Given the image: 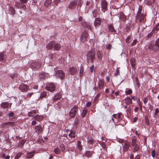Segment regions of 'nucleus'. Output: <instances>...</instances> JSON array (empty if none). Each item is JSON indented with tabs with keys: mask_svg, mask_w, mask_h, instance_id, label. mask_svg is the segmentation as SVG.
Masks as SVG:
<instances>
[{
	"mask_svg": "<svg viewBox=\"0 0 159 159\" xmlns=\"http://www.w3.org/2000/svg\"><path fill=\"white\" fill-rule=\"evenodd\" d=\"M87 59L89 61L90 60L92 63H93L94 60L95 59V52L94 50L88 52L87 55Z\"/></svg>",
	"mask_w": 159,
	"mask_h": 159,
	"instance_id": "obj_1",
	"label": "nucleus"
},
{
	"mask_svg": "<svg viewBox=\"0 0 159 159\" xmlns=\"http://www.w3.org/2000/svg\"><path fill=\"white\" fill-rule=\"evenodd\" d=\"M142 9L141 7L139 6L137 16L139 18V20L142 22H144L145 20V16L143 13H141Z\"/></svg>",
	"mask_w": 159,
	"mask_h": 159,
	"instance_id": "obj_2",
	"label": "nucleus"
},
{
	"mask_svg": "<svg viewBox=\"0 0 159 159\" xmlns=\"http://www.w3.org/2000/svg\"><path fill=\"white\" fill-rule=\"evenodd\" d=\"M149 49L153 51H157L159 50V39H157L155 42V45L152 44L148 46Z\"/></svg>",
	"mask_w": 159,
	"mask_h": 159,
	"instance_id": "obj_3",
	"label": "nucleus"
},
{
	"mask_svg": "<svg viewBox=\"0 0 159 159\" xmlns=\"http://www.w3.org/2000/svg\"><path fill=\"white\" fill-rule=\"evenodd\" d=\"M46 89L50 92H52L55 90L56 89L55 85L52 83H49L46 85Z\"/></svg>",
	"mask_w": 159,
	"mask_h": 159,
	"instance_id": "obj_4",
	"label": "nucleus"
},
{
	"mask_svg": "<svg viewBox=\"0 0 159 159\" xmlns=\"http://www.w3.org/2000/svg\"><path fill=\"white\" fill-rule=\"evenodd\" d=\"M78 110V107L75 106H74L70 111L69 113V115L71 117H74L76 113L77 112V110Z\"/></svg>",
	"mask_w": 159,
	"mask_h": 159,
	"instance_id": "obj_5",
	"label": "nucleus"
},
{
	"mask_svg": "<svg viewBox=\"0 0 159 159\" xmlns=\"http://www.w3.org/2000/svg\"><path fill=\"white\" fill-rule=\"evenodd\" d=\"M101 6L102 11L105 12L107 10V3L105 0H102L101 2Z\"/></svg>",
	"mask_w": 159,
	"mask_h": 159,
	"instance_id": "obj_6",
	"label": "nucleus"
},
{
	"mask_svg": "<svg viewBox=\"0 0 159 159\" xmlns=\"http://www.w3.org/2000/svg\"><path fill=\"white\" fill-rule=\"evenodd\" d=\"M56 75L60 79L62 80L65 77V73L63 71L59 70L57 72Z\"/></svg>",
	"mask_w": 159,
	"mask_h": 159,
	"instance_id": "obj_7",
	"label": "nucleus"
},
{
	"mask_svg": "<svg viewBox=\"0 0 159 159\" xmlns=\"http://www.w3.org/2000/svg\"><path fill=\"white\" fill-rule=\"evenodd\" d=\"M19 89L22 92H26L29 90L28 86L26 84H22L19 86Z\"/></svg>",
	"mask_w": 159,
	"mask_h": 159,
	"instance_id": "obj_8",
	"label": "nucleus"
},
{
	"mask_svg": "<svg viewBox=\"0 0 159 159\" xmlns=\"http://www.w3.org/2000/svg\"><path fill=\"white\" fill-rule=\"evenodd\" d=\"M21 2H16L15 4V6L18 8L25 10L26 7L25 5L23 4Z\"/></svg>",
	"mask_w": 159,
	"mask_h": 159,
	"instance_id": "obj_9",
	"label": "nucleus"
},
{
	"mask_svg": "<svg viewBox=\"0 0 159 159\" xmlns=\"http://www.w3.org/2000/svg\"><path fill=\"white\" fill-rule=\"evenodd\" d=\"M77 2L76 1H72L70 2V4L68 7V8L70 9H73L75 8Z\"/></svg>",
	"mask_w": 159,
	"mask_h": 159,
	"instance_id": "obj_10",
	"label": "nucleus"
},
{
	"mask_svg": "<svg viewBox=\"0 0 159 159\" xmlns=\"http://www.w3.org/2000/svg\"><path fill=\"white\" fill-rule=\"evenodd\" d=\"M130 146V143L128 141H126L123 148V149L124 152H127L129 149Z\"/></svg>",
	"mask_w": 159,
	"mask_h": 159,
	"instance_id": "obj_11",
	"label": "nucleus"
},
{
	"mask_svg": "<svg viewBox=\"0 0 159 159\" xmlns=\"http://www.w3.org/2000/svg\"><path fill=\"white\" fill-rule=\"evenodd\" d=\"M88 34L87 33L86 31L84 32L81 36V41L82 42H84L86 40L88 37Z\"/></svg>",
	"mask_w": 159,
	"mask_h": 159,
	"instance_id": "obj_12",
	"label": "nucleus"
},
{
	"mask_svg": "<svg viewBox=\"0 0 159 159\" xmlns=\"http://www.w3.org/2000/svg\"><path fill=\"white\" fill-rule=\"evenodd\" d=\"M69 72L71 75H75L77 72V69L76 68L72 66L69 69Z\"/></svg>",
	"mask_w": 159,
	"mask_h": 159,
	"instance_id": "obj_13",
	"label": "nucleus"
},
{
	"mask_svg": "<svg viewBox=\"0 0 159 159\" xmlns=\"http://www.w3.org/2000/svg\"><path fill=\"white\" fill-rule=\"evenodd\" d=\"M55 43V42L54 41H51L47 44L46 46L47 49H52L54 47Z\"/></svg>",
	"mask_w": 159,
	"mask_h": 159,
	"instance_id": "obj_14",
	"label": "nucleus"
},
{
	"mask_svg": "<svg viewBox=\"0 0 159 159\" xmlns=\"http://www.w3.org/2000/svg\"><path fill=\"white\" fill-rule=\"evenodd\" d=\"M94 152L93 151H86L84 156L88 158H89L92 157Z\"/></svg>",
	"mask_w": 159,
	"mask_h": 159,
	"instance_id": "obj_15",
	"label": "nucleus"
},
{
	"mask_svg": "<svg viewBox=\"0 0 159 159\" xmlns=\"http://www.w3.org/2000/svg\"><path fill=\"white\" fill-rule=\"evenodd\" d=\"M36 131L38 133H41L43 130V129L41 125H38L35 126Z\"/></svg>",
	"mask_w": 159,
	"mask_h": 159,
	"instance_id": "obj_16",
	"label": "nucleus"
},
{
	"mask_svg": "<svg viewBox=\"0 0 159 159\" xmlns=\"http://www.w3.org/2000/svg\"><path fill=\"white\" fill-rule=\"evenodd\" d=\"M104 80L103 79H100L99 81L98 82L99 89H102L104 86Z\"/></svg>",
	"mask_w": 159,
	"mask_h": 159,
	"instance_id": "obj_17",
	"label": "nucleus"
},
{
	"mask_svg": "<svg viewBox=\"0 0 159 159\" xmlns=\"http://www.w3.org/2000/svg\"><path fill=\"white\" fill-rule=\"evenodd\" d=\"M97 55L98 59L99 60H101L102 59L103 57V53L102 51H98L97 52Z\"/></svg>",
	"mask_w": 159,
	"mask_h": 159,
	"instance_id": "obj_18",
	"label": "nucleus"
},
{
	"mask_svg": "<svg viewBox=\"0 0 159 159\" xmlns=\"http://www.w3.org/2000/svg\"><path fill=\"white\" fill-rule=\"evenodd\" d=\"M82 25L83 27L86 28L88 30L90 29H91L89 24L88 22H85V21H83L82 22Z\"/></svg>",
	"mask_w": 159,
	"mask_h": 159,
	"instance_id": "obj_19",
	"label": "nucleus"
},
{
	"mask_svg": "<svg viewBox=\"0 0 159 159\" xmlns=\"http://www.w3.org/2000/svg\"><path fill=\"white\" fill-rule=\"evenodd\" d=\"M101 23V20L99 18L96 19L94 21L95 26L96 27L99 26Z\"/></svg>",
	"mask_w": 159,
	"mask_h": 159,
	"instance_id": "obj_20",
	"label": "nucleus"
},
{
	"mask_svg": "<svg viewBox=\"0 0 159 159\" xmlns=\"http://www.w3.org/2000/svg\"><path fill=\"white\" fill-rule=\"evenodd\" d=\"M132 151L133 152H136L139 151L140 149V144L136 145H134Z\"/></svg>",
	"mask_w": 159,
	"mask_h": 159,
	"instance_id": "obj_21",
	"label": "nucleus"
},
{
	"mask_svg": "<svg viewBox=\"0 0 159 159\" xmlns=\"http://www.w3.org/2000/svg\"><path fill=\"white\" fill-rule=\"evenodd\" d=\"M33 118L38 121H39L43 120V116H39L38 115L34 116Z\"/></svg>",
	"mask_w": 159,
	"mask_h": 159,
	"instance_id": "obj_22",
	"label": "nucleus"
},
{
	"mask_svg": "<svg viewBox=\"0 0 159 159\" xmlns=\"http://www.w3.org/2000/svg\"><path fill=\"white\" fill-rule=\"evenodd\" d=\"M120 19L123 21H125L126 20V16L122 12L119 14Z\"/></svg>",
	"mask_w": 159,
	"mask_h": 159,
	"instance_id": "obj_23",
	"label": "nucleus"
},
{
	"mask_svg": "<svg viewBox=\"0 0 159 159\" xmlns=\"http://www.w3.org/2000/svg\"><path fill=\"white\" fill-rule=\"evenodd\" d=\"M32 66L33 68H35L36 69H38L41 66V64L40 62H36L35 64H32Z\"/></svg>",
	"mask_w": 159,
	"mask_h": 159,
	"instance_id": "obj_24",
	"label": "nucleus"
},
{
	"mask_svg": "<svg viewBox=\"0 0 159 159\" xmlns=\"http://www.w3.org/2000/svg\"><path fill=\"white\" fill-rule=\"evenodd\" d=\"M125 103L127 105H130L132 103V101L131 99L127 97L125 99Z\"/></svg>",
	"mask_w": 159,
	"mask_h": 159,
	"instance_id": "obj_25",
	"label": "nucleus"
},
{
	"mask_svg": "<svg viewBox=\"0 0 159 159\" xmlns=\"http://www.w3.org/2000/svg\"><path fill=\"white\" fill-rule=\"evenodd\" d=\"M68 136L71 139L75 138V132L71 130L70 133L68 135Z\"/></svg>",
	"mask_w": 159,
	"mask_h": 159,
	"instance_id": "obj_26",
	"label": "nucleus"
},
{
	"mask_svg": "<svg viewBox=\"0 0 159 159\" xmlns=\"http://www.w3.org/2000/svg\"><path fill=\"white\" fill-rule=\"evenodd\" d=\"M137 139V138L136 136H134L133 137L132 139L131 144L132 146H134V145L138 144H136Z\"/></svg>",
	"mask_w": 159,
	"mask_h": 159,
	"instance_id": "obj_27",
	"label": "nucleus"
},
{
	"mask_svg": "<svg viewBox=\"0 0 159 159\" xmlns=\"http://www.w3.org/2000/svg\"><path fill=\"white\" fill-rule=\"evenodd\" d=\"M61 98V96L60 95H57L54 96L53 98V103L54 102L57 101L58 100H60Z\"/></svg>",
	"mask_w": 159,
	"mask_h": 159,
	"instance_id": "obj_28",
	"label": "nucleus"
},
{
	"mask_svg": "<svg viewBox=\"0 0 159 159\" xmlns=\"http://www.w3.org/2000/svg\"><path fill=\"white\" fill-rule=\"evenodd\" d=\"M37 112V110H33L32 111L28 113V116H33Z\"/></svg>",
	"mask_w": 159,
	"mask_h": 159,
	"instance_id": "obj_29",
	"label": "nucleus"
},
{
	"mask_svg": "<svg viewBox=\"0 0 159 159\" xmlns=\"http://www.w3.org/2000/svg\"><path fill=\"white\" fill-rule=\"evenodd\" d=\"M52 2L51 0H46L44 3V6L46 7H48L52 3Z\"/></svg>",
	"mask_w": 159,
	"mask_h": 159,
	"instance_id": "obj_30",
	"label": "nucleus"
},
{
	"mask_svg": "<svg viewBox=\"0 0 159 159\" xmlns=\"http://www.w3.org/2000/svg\"><path fill=\"white\" fill-rule=\"evenodd\" d=\"M25 142V140H21L18 143V147H19L22 148L24 143Z\"/></svg>",
	"mask_w": 159,
	"mask_h": 159,
	"instance_id": "obj_31",
	"label": "nucleus"
},
{
	"mask_svg": "<svg viewBox=\"0 0 159 159\" xmlns=\"http://www.w3.org/2000/svg\"><path fill=\"white\" fill-rule=\"evenodd\" d=\"M54 49L57 51L59 50L61 48V46H60V44L58 43L55 44V45L54 46Z\"/></svg>",
	"mask_w": 159,
	"mask_h": 159,
	"instance_id": "obj_32",
	"label": "nucleus"
},
{
	"mask_svg": "<svg viewBox=\"0 0 159 159\" xmlns=\"http://www.w3.org/2000/svg\"><path fill=\"white\" fill-rule=\"evenodd\" d=\"M131 65L132 67L134 68L135 65V59L134 58H132L130 60Z\"/></svg>",
	"mask_w": 159,
	"mask_h": 159,
	"instance_id": "obj_33",
	"label": "nucleus"
},
{
	"mask_svg": "<svg viewBox=\"0 0 159 159\" xmlns=\"http://www.w3.org/2000/svg\"><path fill=\"white\" fill-rule=\"evenodd\" d=\"M88 112V110L84 109L82 112L81 116L82 118H84L86 116V114Z\"/></svg>",
	"mask_w": 159,
	"mask_h": 159,
	"instance_id": "obj_34",
	"label": "nucleus"
},
{
	"mask_svg": "<svg viewBox=\"0 0 159 159\" xmlns=\"http://www.w3.org/2000/svg\"><path fill=\"white\" fill-rule=\"evenodd\" d=\"M47 92H43L41 93L39 98L42 99L44 97H46L47 96Z\"/></svg>",
	"mask_w": 159,
	"mask_h": 159,
	"instance_id": "obj_35",
	"label": "nucleus"
},
{
	"mask_svg": "<svg viewBox=\"0 0 159 159\" xmlns=\"http://www.w3.org/2000/svg\"><path fill=\"white\" fill-rule=\"evenodd\" d=\"M34 153V152H28L27 153V157L28 158H30L32 157L33 156V154Z\"/></svg>",
	"mask_w": 159,
	"mask_h": 159,
	"instance_id": "obj_36",
	"label": "nucleus"
},
{
	"mask_svg": "<svg viewBox=\"0 0 159 159\" xmlns=\"http://www.w3.org/2000/svg\"><path fill=\"white\" fill-rule=\"evenodd\" d=\"M108 28L109 30L111 32H113L115 31L113 26L111 25H108Z\"/></svg>",
	"mask_w": 159,
	"mask_h": 159,
	"instance_id": "obj_37",
	"label": "nucleus"
},
{
	"mask_svg": "<svg viewBox=\"0 0 159 159\" xmlns=\"http://www.w3.org/2000/svg\"><path fill=\"white\" fill-rule=\"evenodd\" d=\"M39 76L40 78L41 79H44L45 77V74L43 72L40 73Z\"/></svg>",
	"mask_w": 159,
	"mask_h": 159,
	"instance_id": "obj_38",
	"label": "nucleus"
},
{
	"mask_svg": "<svg viewBox=\"0 0 159 159\" xmlns=\"http://www.w3.org/2000/svg\"><path fill=\"white\" fill-rule=\"evenodd\" d=\"M81 143L80 141H78V147L80 151H81L82 149V146L81 145Z\"/></svg>",
	"mask_w": 159,
	"mask_h": 159,
	"instance_id": "obj_39",
	"label": "nucleus"
},
{
	"mask_svg": "<svg viewBox=\"0 0 159 159\" xmlns=\"http://www.w3.org/2000/svg\"><path fill=\"white\" fill-rule=\"evenodd\" d=\"M159 30V23L156 25L154 27L153 30V31H155V30L156 31H158Z\"/></svg>",
	"mask_w": 159,
	"mask_h": 159,
	"instance_id": "obj_40",
	"label": "nucleus"
},
{
	"mask_svg": "<svg viewBox=\"0 0 159 159\" xmlns=\"http://www.w3.org/2000/svg\"><path fill=\"white\" fill-rule=\"evenodd\" d=\"M1 106L3 108H7L8 106V103L7 102H4L2 104Z\"/></svg>",
	"mask_w": 159,
	"mask_h": 159,
	"instance_id": "obj_41",
	"label": "nucleus"
},
{
	"mask_svg": "<svg viewBox=\"0 0 159 159\" xmlns=\"http://www.w3.org/2000/svg\"><path fill=\"white\" fill-rule=\"evenodd\" d=\"M60 148L61 151L63 152L65 149V146L63 144H61L60 145Z\"/></svg>",
	"mask_w": 159,
	"mask_h": 159,
	"instance_id": "obj_42",
	"label": "nucleus"
},
{
	"mask_svg": "<svg viewBox=\"0 0 159 159\" xmlns=\"http://www.w3.org/2000/svg\"><path fill=\"white\" fill-rule=\"evenodd\" d=\"M54 152L57 154H59L60 153V151L58 148H57L54 150Z\"/></svg>",
	"mask_w": 159,
	"mask_h": 159,
	"instance_id": "obj_43",
	"label": "nucleus"
},
{
	"mask_svg": "<svg viewBox=\"0 0 159 159\" xmlns=\"http://www.w3.org/2000/svg\"><path fill=\"white\" fill-rule=\"evenodd\" d=\"M22 153H18L17 154L16 156H15L14 159H18L21 156Z\"/></svg>",
	"mask_w": 159,
	"mask_h": 159,
	"instance_id": "obj_44",
	"label": "nucleus"
},
{
	"mask_svg": "<svg viewBox=\"0 0 159 159\" xmlns=\"http://www.w3.org/2000/svg\"><path fill=\"white\" fill-rule=\"evenodd\" d=\"M4 54L3 52H1L0 54V60L2 61L3 60Z\"/></svg>",
	"mask_w": 159,
	"mask_h": 159,
	"instance_id": "obj_45",
	"label": "nucleus"
},
{
	"mask_svg": "<svg viewBox=\"0 0 159 159\" xmlns=\"http://www.w3.org/2000/svg\"><path fill=\"white\" fill-rule=\"evenodd\" d=\"M152 156L153 157H155L156 156V151L155 150H152Z\"/></svg>",
	"mask_w": 159,
	"mask_h": 159,
	"instance_id": "obj_46",
	"label": "nucleus"
},
{
	"mask_svg": "<svg viewBox=\"0 0 159 159\" xmlns=\"http://www.w3.org/2000/svg\"><path fill=\"white\" fill-rule=\"evenodd\" d=\"M125 93L127 95L131 94L132 93V90L131 89L128 90L127 91H125Z\"/></svg>",
	"mask_w": 159,
	"mask_h": 159,
	"instance_id": "obj_47",
	"label": "nucleus"
},
{
	"mask_svg": "<svg viewBox=\"0 0 159 159\" xmlns=\"http://www.w3.org/2000/svg\"><path fill=\"white\" fill-rule=\"evenodd\" d=\"M83 71H84V69H83V67H81L80 69V75H82L83 73Z\"/></svg>",
	"mask_w": 159,
	"mask_h": 159,
	"instance_id": "obj_48",
	"label": "nucleus"
},
{
	"mask_svg": "<svg viewBox=\"0 0 159 159\" xmlns=\"http://www.w3.org/2000/svg\"><path fill=\"white\" fill-rule=\"evenodd\" d=\"M33 94V93L31 92L30 93H28L27 95V97L25 98H30L31 97L32 95Z\"/></svg>",
	"mask_w": 159,
	"mask_h": 159,
	"instance_id": "obj_49",
	"label": "nucleus"
},
{
	"mask_svg": "<svg viewBox=\"0 0 159 159\" xmlns=\"http://www.w3.org/2000/svg\"><path fill=\"white\" fill-rule=\"evenodd\" d=\"M6 124L7 125H8L10 126H13L14 125V123L13 122H7L6 123Z\"/></svg>",
	"mask_w": 159,
	"mask_h": 159,
	"instance_id": "obj_50",
	"label": "nucleus"
},
{
	"mask_svg": "<svg viewBox=\"0 0 159 159\" xmlns=\"http://www.w3.org/2000/svg\"><path fill=\"white\" fill-rule=\"evenodd\" d=\"M146 124L147 125H149L150 124L149 120L148 118H145Z\"/></svg>",
	"mask_w": 159,
	"mask_h": 159,
	"instance_id": "obj_51",
	"label": "nucleus"
},
{
	"mask_svg": "<svg viewBox=\"0 0 159 159\" xmlns=\"http://www.w3.org/2000/svg\"><path fill=\"white\" fill-rule=\"evenodd\" d=\"M111 48V45L109 44L107 46L106 49L108 50H110Z\"/></svg>",
	"mask_w": 159,
	"mask_h": 159,
	"instance_id": "obj_52",
	"label": "nucleus"
},
{
	"mask_svg": "<svg viewBox=\"0 0 159 159\" xmlns=\"http://www.w3.org/2000/svg\"><path fill=\"white\" fill-rule=\"evenodd\" d=\"M92 4H90V2L87 1L86 3V7L88 6L89 7H90L92 6Z\"/></svg>",
	"mask_w": 159,
	"mask_h": 159,
	"instance_id": "obj_53",
	"label": "nucleus"
},
{
	"mask_svg": "<svg viewBox=\"0 0 159 159\" xmlns=\"http://www.w3.org/2000/svg\"><path fill=\"white\" fill-rule=\"evenodd\" d=\"M90 71L91 72H93L94 69V66L93 65H92V66L90 67Z\"/></svg>",
	"mask_w": 159,
	"mask_h": 159,
	"instance_id": "obj_54",
	"label": "nucleus"
},
{
	"mask_svg": "<svg viewBox=\"0 0 159 159\" xmlns=\"http://www.w3.org/2000/svg\"><path fill=\"white\" fill-rule=\"evenodd\" d=\"M37 123L36 121L35 120H33L31 122V125H34L36 124Z\"/></svg>",
	"mask_w": 159,
	"mask_h": 159,
	"instance_id": "obj_55",
	"label": "nucleus"
},
{
	"mask_svg": "<svg viewBox=\"0 0 159 159\" xmlns=\"http://www.w3.org/2000/svg\"><path fill=\"white\" fill-rule=\"evenodd\" d=\"M91 104V102H88L86 104V106L87 107H89Z\"/></svg>",
	"mask_w": 159,
	"mask_h": 159,
	"instance_id": "obj_56",
	"label": "nucleus"
},
{
	"mask_svg": "<svg viewBox=\"0 0 159 159\" xmlns=\"http://www.w3.org/2000/svg\"><path fill=\"white\" fill-rule=\"evenodd\" d=\"M148 98L146 97L143 100V102L144 103H146L148 102Z\"/></svg>",
	"mask_w": 159,
	"mask_h": 159,
	"instance_id": "obj_57",
	"label": "nucleus"
},
{
	"mask_svg": "<svg viewBox=\"0 0 159 159\" xmlns=\"http://www.w3.org/2000/svg\"><path fill=\"white\" fill-rule=\"evenodd\" d=\"M117 115V118L120 119L121 118V113H119Z\"/></svg>",
	"mask_w": 159,
	"mask_h": 159,
	"instance_id": "obj_58",
	"label": "nucleus"
},
{
	"mask_svg": "<svg viewBox=\"0 0 159 159\" xmlns=\"http://www.w3.org/2000/svg\"><path fill=\"white\" fill-rule=\"evenodd\" d=\"M21 2L22 3H25L27 2V0H20Z\"/></svg>",
	"mask_w": 159,
	"mask_h": 159,
	"instance_id": "obj_59",
	"label": "nucleus"
},
{
	"mask_svg": "<svg viewBox=\"0 0 159 159\" xmlns=\"http://www.w3.org/2000/svg\"><path fill=\"white\" fill-rule=\"evenodd\" d=\"M159 111V109L158 108H157L155 110V115H157Z\"/></svg>",
	"mask_w": 159,
	"mask_h": 159,
	"instance_id": "obj_60",
	"label": "nucleus"
},
{
	"mask_svg": "<svg viewBox=\"0 0 159 159\" xmlns=\"http://www.w3.org/2000/svg\"><path fill=\"white\" fill-rule=\"evenodd\" d=\"M14 115V114L13 112H11L8 114V116L10 117H12Z\"/></svg>",
	"mask_w": 159,
	"mask_h": 159,
	"instance_id": "obj_61",
	"label": "nucleus"
},
{
	"mask_svg": "<svg viewBox=\"0 0 159 159\" xmlns=\"http://www.w3.org/2000/svg\"><path fill=\"white\" fill-rule=\"evenodd\" d=\"M93 140L92 139H90L88 141V143L89 144H91L93 143Z\"/></svg>",
	"mask_w": 159,
	"mask_h": 159,
	"instance_id": "obj_62",
	"label": "nucleus"
},
{
	"mask_svg": "<svg viewBox=\"0 0 159 159\" xmlns=\"http://www.w3.org/2000/svg\"><path fill=\"white\" fill-rule=\"evenodd\" d=\"M140 156L139 154H138L135 157V159H140Z\"/></svg>",
	"mask_w": 159,
	"mask_h": 159,
	"instance_id": "obj_63",
	"label": "nucleus"
},
{
	"mask_svg": "<svg viewBox=\"0 0 159 159\" xmlns=\"http://www.w3.org/2000/svg\"><path fill=\"white\" fill-rule=\"evenodd\" d=\"M137 40H135V39H134V41H133V43H132V44H133V45H135V44H136V43H137Z\"/></svg>",
	"mask_w": 159,
	"mask_h": 159,
	"instance_id": "obj_64",
	"label": "nucleus"
}]
</instances>
